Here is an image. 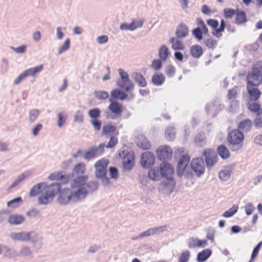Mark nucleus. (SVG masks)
Masks as SVG:
<instances>
[{
  "mask_svg": "<svg viewBox=\"0 0 262 262\" xmlns=\"http://www.w3.org/2000/svg\"><path fill=\"white\" fill-rule=\"evenodd\" d=\"M244 138L243 132L238 129H234L229 132L227 136V141L231 151H237L241 149Z\"/></svg>",
  "mask_w": 262,
  "mask_h": 262,
  "instance_id": "4",
  "label": "nucleus"
},
{
  "mask_svg": "<svg viewBox=\"0 0 262 262\" xmlns=\"http://www.w3.org/2000/svg\"><path fill=\"white\" fill-rule=\"evenodd\" d=\"M248 108L252 112L256 114L257 116H260L262 114L261 105L258 103H254L251 104L248 103Z\"/></svg>",
  "mask_w": 262,
  "mask_h": 262,
  "instance_id": "37",
  "label": "nucleus"
},
{
  "mask_svg": "<svg viewBox=\"0 0 262 262\" xmlns=\"http://www.w3.org/2000/svg\"><path fill=\"white\" fill-rule=\"evenodd\" d=\"M111 102L108 108L110 111L116 116H120L122 112V106L121 104L114 101L112 99H110Z\"/></svg>",
  "mask_w": 262,
  "mask_h": 262,
  "instance_id": "22",
  "label": "nucleus"
},
{
  "mask_svg": "<svg viewBox=\"0 0 262 262\" xmlns=\"http://www.w3.org/2000/svg\"><path fill=\"white\" fill-rule=\"evenodd\" d=\"M216 152L217 155H219L223 160H226L230 157V151L224 144L219 145L217 147Z\"/></svg>",
  "mask_w": 262,
  "mask_h": 262,
  "instance_id": "27",
  "label": "nucleus"
},
{
  "mask_svg": "<svg viewBox=\"0 0 262 262\" xmlns=\"http://www.w3.org/2000/svg\"><path fill=\"white\" fill-rule=\"evenodd\" d=\"M45 185V183H41L34 186L30 191V195L32 196L36 195L41 191V188Z\"/></svg>",
  "mask_w": 262,
  "mask_h": 262,
  "instance_id": "47",
  "label": "nucleus"
},
{
  "mask_svg": "<svg viewBox=\"0 0 262 262\" xmlns=\"http://www.w3.org/2000/svg\"><path fill=\"white\" fill-rule=\"evenodd\" d=\"M53 199L48 194L43 193L38 198V202L41 204H47Z\"/></svg>",
  "mask_w": 262,
  "mask_h": 262,
  "instance_id": "51",
  "label": "nucleus"
},
{
  "mask_svg": "<svg viewBox=\"0 0 262 262\" xmlns=\"http://www.w3.org/2000/svg\"><path fill=\"white\" fill-rule=\"evenodd\" d=\"M169 174L172 175V174L168 173L167 174V176L163 177L164 178H165L166 180L161 182L160 186L163 189L167 188L170 191V192H172L175 187L176 182L172 177L168 176Z\"/></svg>",
  "mask_w": 262,
  "mask_h": 262,
  "instance_id": "18",
  "label": "nucleus"
},
{
  "mask_svg": "<svg viewBox=\"0 0 262 262\" xmlns=\"http://www.w3.org/2000/svg\"><path fill=\"white\" fill-rule=\"evenodd\" d=\"M190 256V252L187 250H184L181 254L178 262H188Z\"/></svg>",
  "mask_w": 262,
  "mask_h": 262,
  "instance_id": "52",
  "label": "nucleus"
},
{
  "mask_svg": "<svg viewBox=\"0 0 262 262\" xmlns=\"http://www.w3.org/2000/svg\"><path fill=\"white\" fill-rule=\"evenodd\" d=\"M85 165L84 163H79L77 164L73 169V172L76 174H83L85 171Z\"/></svg>",
  "mask_w": 262,
  "mask_h": 262,
  "instance_id": "41",
  "label": "nucleus"
},
{
  "mask_svg": "<svg viewBox=\"0 0 262 262\" xmlns=\"http://www.w3.org/2000/svg\"><path fill=\"white\" fill-rule=\"evenodd\" d=\"M43 69V66L42 64L39 65L37 67L31 68L26 70V71L29 76H35L36 74L40 72Z\"/></svg>",
  "mask_w": 262,
  "mask_h": 262,
  "instance_id": "43",
  "label": "nucleus"
},
{
  "mask_svg": "<svg viewBox=\"0 0 262 262\" xmlns=\"http://www.w3.org/2000/svg\"><path fill=\"white\" fill-rule=\"evenodd\" d=\"M110 161L105 158H102L97 161L95 165V174L97 178L103 179V182L106 184L110 183V179L106 177L107 173V168Z\"/></svg>",
  "mask_w": 262,
  "mask_h": 262,
  "instance_id": "5",
  "label": "nucleus"
},
{
  "mask_svg": "<svg viewBox=\"0 0 262 262\" xmlns=\"http://www.w3.org/2000/svg\"><path fill=\"white\" fill-rule=\"evenodd\" d=\"M232 173L231 169L221 170L219 173V177L222 181H227Z\"/></svg>",
  "mask_w": 262,
  "mask_h": 262,
  "instance_id": "39",
  "label": "nucleus"
},
{
  "mask_svg": "<svg viewBox=\"0 0 262 262\" xmlns=\"http://www.w3.org/2000/svg\"><path fill=\"white\" fill-rule=\"evenodd\" d=\"M239 101L237 100H232L230 102L229 111L230 112L235 113L239 110Z\"/></svg>",
  "mask_w": 262,
  "mask_h": 262,
  "instance_id": "49",
  "label": "nucleus"
},
{
  "mask_svg": "<svg viewBox=\"0 0 262 262\" xmlns=\"http://www.w3.org/2000/svg\"><path fill=\"white\" fill-rule=\"evenodd\" d=\"M262 246V241L259 242L253 248L250 260L248 262H253L258 254L259 251Z\"/></svg>",
  "mask_w": 262,
  "mask_h": 262,
  "instance_id": "46",
  "label": "nucleus"
},
{
  "mask_svg": "<svg viewBox=\"0 0 262 262\" xmlns=\"http://www.w3.org/2000/svg\"><path fill=\"white\" fill-rule=\"evenodd\" d=\"M89 115L92 119H97L100 116V111L98 108L90 110Z\"/></svg>",
  "mask_w": 262,
  "mask_h": 262,
  "instance_id": "61",
  "label": "nucleus"
},
{
  "mask_svg": "<svg viewBox=\"0 0 262 262\" xmlns=\"http://www.w3.org/2000/svg\"><path fill=\"white\" fill-rule=\"evenodd\" d=\"M25 221V218L20 215H11L9 216L8 222L12 225H18L22 223Z\"/></svg>",
  "mask_w": 262,
  "mask_h": 262,
  "instance_id": "36",
  "label": "nucleus"
},
{
  "mask_svg": "<svg viewBox=\"0 0 262 262\" xmlns=\"http://www.w3.org/2000/svg\"><path fill=\"white\" fill-rule=\"evenodd\" d=\"M33 233V232L12 233L10 234V237L14 241L27 242L31 239V235Z\"/></svg>",
  "mask_w": 262,
  "mask_h": 262,
  "instance_id": "19",
  "label": "nucleus"
},
{
  "mask_svg": "<svg viewBox=\"0 0 262 262\" xmlns=\"http://www.w3.org/2000/svg\"><path fill=\"white\" fill-rule=\"evenodd\" d=\"M39 115V111L37 109H32L29 113V120L30 123L34 122Z\"/></svg>",
  "mask_w": 262,
  "mask_h": 262,
  "instance_id": "50",
  "label": "nucleus"
},
{
  "mask_svg": "<svg viewBox=\"0 0 262 262\" xmlns=\"http://www.w3.org/2000/svg\"><path fill=\"white\" fill-rule=\"evenodd\" d=\"M109 173L111 178L116 180L119 176L118 169L115 167H110L109 168Z\"/></svg>",
  "mask_w": 262,
  "mask_h": 262,
  "instance_id": "60",
  "label": "nucleus"
},
{
  "mask_svg": "<svg viewBox=\"0 0 262 262\" xmlns=\"http://www.w3.org/2000/svg\"><path fill=\"white\" fill-rule=\"evenodd\" d=\"M238 89V87L237 86H234L233 88L229 89L228 91L227 97L228 99L231 100L233 99H235L237 96V90Z\"/></svg>",
  "mask_w": 262,
  "mask_h": 262,
  "instance_id": "55",
  "label": "nucleus"
},
{
  "mask_svg": "<svg viewBox=\"0 0 262 262\" xmlns=\"http://www.w3.org/2000/svg\"><path fill=\"white\" fill-rule=\"evenodd\" d=\"M85 192L81 190L72 191L70 188L59 190L58 202L60 204H67L70 201L77 202L84 198Z\"/></svg>",
  "mask_w": 262,
  "mask_h": 262,
  "instance_id": "3",
  "label": "nucleus"
},
{
  "mask_svg": "<svg viewBox=\"0 0 262 262\" xmlns=\"http://www.w3.org/2000/svg\"><path fill=\"white\" fill-rule=\"evenodd\" d=\"M116 131V126L112 123L107 124L103 126L102 134L108 135L114 133Z\"/></svg>",
  "mask_w": 262,
  "mask_h": 262,
  "instance_id": "40",
  "label": "nucleus"
},
{
  "mask_svg": "<svg viewBox=\"0 0 262 262\" xmlns=\"http://www.w3.org/2000/svg\"><path fill=\"white\" fill-rule=\"evenodd\" d=\"M104 143H101L98 147L92 146L89 148L84 154L85 159L90 160L101 155L105 149Z\"/></svg>",
  "mask_w": 262,
  "mask_h": 262,
  "instance_id": "13",
  "label": "nucleus"
},
{
  "mask_svg": "<svg viewBox=\"0 0 262 262\" xmlns=\"http://www.w3.org/2000/svg\"><path fill=\"white\" fill-rule=\"evenodd\" d=\"M95 96L99 99L105 100L109 97L108 93L105 91H98L95 92Z\"/></svg>",
  "mask_w": 262,
  "mask_h": 262,
  "instance_id": "64",
  "label": "nucleus"
},
{
  "mask_svg": "<svg viewBox=\"0 0 262 262\" xmlns=\"http://www.w3.org/2000/svg\"><path fill=\"white\" fill-rule=\"evenodd\" d=\"M255 209V207L252 203H248L245 206V212L247 215H251Z\"/></svg>",
  "mask_w": 262,
  "mask_h": 262,
  "instance_id": "58",
  "label": "nucleus"
},
{
  "mask_svg": "<svg viewBox=\"0 0 262 262\" xmlns=\"http://www.w3.org/2000/svg\"><path fill=\"white\" fill-rule=\"evenodd\" d=\"M250 79H252L251 76L249 77H247V90L249 96V100L250 101H256L259 99L261 93L255 86H259L261 83H260V79L257 80L259 82L257 84H256L251 80Z\"/></svg>",
  "mask_w": 262,
  "mask_h": 262,
  "instance_id": "7",
  "label": "nucleus"
},
{
  "mask_svg": "<svg viewBox=\"0 0 262 262\" xmlns=\"http://www.w3.org/2000/svg\"><path fill=\"white\" fill-rule=\"evenodd\" d=\"M143 23V19H132V31L138 28L142 27Z\"/></svg>",
  "mask_w": 262,
  "mask_h": 262,
  "instance_id": "57",
  "label": "nucleus"
},
{
  "mask_svg": "<svg viewBox=\"0 0 262 262\" xmlns=\"http://www.w3.org/2000/svg\"><path fill=\"white\" fill-rule=\"evenodd\" d=\"M132 77L135 81L137 83L139 87L144 88L147 85L145 78L141 73L138 72L132 73Z\"/></svg>",
  "mask_w": 262,
  "mask_h": 262,
  "instance_id": "29",
  "label": "nucleus"
},
{
  "mask_svg": "<svg viewBox=\"0 0 262 262\" xmlns=\"http://www.w3.org/2000/svg\"><path fill=\"white\" fill-rule=\"evenodd\" d=\"M247 21H248V18L245 11L237 8L235 18V24L240 25L246 23Z\"/></svg>",
  "mask_w": 262,
  "mask_h": 262,
  "instance_id": "24",
  "label": "nucleus"
},
{
  "mask_svg": "<svg viewBox=\"0 0 262 262\" xmlns=\"http://www.w3.org/2000/svg\"><path fill=\"white\" fill-rule=\"evenodd\" d=\"M157 158L162 163H168L172 156V150L169 145H161L156 150Z\"/></svg>",
  "mask_w": 262,
  "mask_h": 262,
  "instance_id": "10",
  "label": "nucleus"
},
{
  "mask_svg": "<svg viewBox=\"0 0 262 262\" xmlns=\"http://www.w3.org/2000/svg\"><path fill=\"white\" fill-rule=\"evenodd\" d=\"M156 157L151 151H145L141 155L140 163L144 169H148L151 167L155 163Z\"/></svg>",
  "mask_w": 262,
  "mask_h": 262,
  "instance_id": "11",
  "label": "nucleus"
},
{
  "mask_svg": "<svg viewBox=\"0 0 262 262\" xmlns=\"http://www.w3.org/2000/svg\"><path fill=\"white\" fill-rule=\"evenodd\" d=\"M192 34L198 41H201L203 38V35L200 27L194 28L192 30Z\"/></svg>",
  "mask_w": 262,
  "mask_h": 262,
  "instance_id": "48",
  "label": "nucleus"
},
{
  "mask_svg": "<svg viewBox=\"0 0 262 262\" xmlns=\"http://www.w3.org/2000/svg\"><path fill=\"white\" fill-rule=\"evenodd\" d=\"M127 95L124 92L119 89H115L111 92V98L110 99L123 100L125 99Z\"/></svg>",
  "mask_w": 262,
  "mask_h": 262,
  "instance_id": "34",
  "label": "nucleus"
},
{
  "mask_svg": "<svg viewBox=\"0 0 262 262\" xmlns=\"http://www.w3.org/2000/svg\"><path fill=\"white\" fill-rule=\"evenodd\" d=\"M253 126V122L250 119H246L241 121L237 125L239 130L248 133L251 131Z\"/></svg>",
  "mask_w": 262,
  "mask_h": 262,
  "instance_id": "23",
  "label": "nucleus"
},
{
  "mask_svg": "<svg viewBox=\"0 0 262 262\" xmlns=\"http://www.w3.org/2000/svg\"><path fill=\"white\" fill-rule=\"evenodd\" d=\"M189 33V28L185 24L181 23L177 27L175 34L177 39L186 37Z\"/></svg>",
  "mask_w": 262,
  "mask_h": 262,
  "instance_id": "20",
  "label": "nucleus"
},
{
  "mask_svg": "<svg viewBox=\"0 0 262 262\" xmlns=\"http://www.w3.org/2000/svg\"><path fill=\"white\" fill-rule=\"evenodd\" d=\"M175 73L176 68L173 66L171 64L167 66L165 73L168 77H172L174 75Z\"/></svg>",
  "mask_w": 262,
  "mask_h": 262,
  "instance_id": "56",
  "label": "nucleus"
},
{
  "mask_svg": "<svg viewBox=\"0 0 262 262\" xmlns=\"http://www.w3.org/2000/svg\"><path fill=\"white\" fill-rule=\"evenodd\" d=\"M212 253L211 249H204L198 253L196 260L198 262H205L211 256Z\"/></svg>",
  "mask_w": 262,
  "mask_h": 262,
  "instance_id": "25",
  "label": "nucleus"
},
{
  "mask_svg": "<svg viewBox=\"0 0 262 262\" xmlns=\"http://www.w3.org/2000/svg\"><path fill=\"white\" fill-rule=\"evenodd\" d=\"M227 22L224 19H221L220 21V26L217 27V28L214 32L215 36L217 38L221 37L223 35V32L225 31V29L227 27Z\"/></svg>",
  "mask_w": 262,
  "mask_h": 262,
  "instance_id": "35",
  "label": "nucleus"
},
{
  "mask_svg": "<svg viewBox=\"0 0 262 262\" xmlns=\"http://www.w3.org/2000/svg\"><path fill=\"white\" fill-rule=\"evenodd\" d=\"M237 11V9H232L230 8H226L224 9V17L226 19H231L233 17Z\"/></svg>",
  "mask_w": 262,
  "mask_h": 262,
  "instance_id": "44",
  "label": "nucleus"
},
{
  "mask_svg": "<svg viewBox=\"0 0 262 262\" xmlns=\"http://www.w3.org/2000/svg\"><path fill=\"white\" fill-rule=\"evenodd\" d=\"M162 61L161 59H154L151 64V68L155 71L160 70L163 66Z\"/></svg>",
  "mask_w": 262,
  "mask_h": 262,
  "instance_id": "54",
  "label": "nucleus"
},
{
  "mask_svg": "<svg viewBox=\"0 0 262 262\" xmlns=\"http://www.w3.org/2000/svg\"><path fill=\"white\" fill-rule=\"evenodd\" d=\"M194 141L197 146L202 147L206 143L205 134L203 132L199 133L195 136Z\"/></svg>",
  "mask_w": 262,
  "mask_h": 262,
  "instance_id": "33",
  "label": "nucleus"
},
{
  "mask_svg": "<svg viewBox=\"0 0 262 262\" xmlns=\"http://www.w3.org/2000/svg\"><path fill=\"white\" fill-rule=\"evenodd\" d=\"M204 163L208 169L214 166L218 162V156L213 148H206L202 154Z\"/></svg>",
  "mask_w": 262,
  "mask_h": 262,
  "instance_id": "8",
  "label": "nucleus"
},
{
  "mask_svg": "<svg viewBox=\"0 0 262 262\" xmlns=\"http://www.w3.org/2000/svg\"><path fill=\"white\" fill-rule=\"evenodd\" d=\"M29 75L26 71V70L24 71L21 74H20L18 77H17L14 81V84L15 85L18 84L21 81L24 80L25 78L28 77Z\"/></svg>",
  "mask_w": 262,
  "mask_h": 262,
  "instance_id": "59",
  "label": "nucleus"
},
{
  "mask_svg": "<svg viewBox=\"0 0 262 262\" xmlns=\"http://www.w3.org/2000/svg\"><path fill=\"white\" fill-rule=\"evenodd\" d=\"M169 41L172 44V49L176 51L183 50L185 49L184 45L182 41L178 39H176L174 37H171Z\"/></svg>",
  "mask_w": 262,
  "mask_h": 262,
  "instance_id": "31",
  "label": "nucleus"
},
{
  "mask_svg": "<svg viewBox=\"0 0 262 262\" xmlns=\"http://www.w3.org/2000/svg\"><path fill=\"white\" fill-rule=\"evenodd\" d=\"M88 180L87 175L78 176L71 182V187L72 188H77L76 190H81L85 192L84 198L90 192H93L97 189V183L95 181H91L86 183Z\"/></svg>",
  "mask_w": 262,
  "mask_h": 262,
  "instance_id": "1",
  "label": "nucleus"
},
{
  "mask_svg": "<svg viewBox=\"0 0 262 262\" xmlns=\"http://www.w3.org/2000/svg\"><path fill=\"white\" fill-rule=\"evenodd\" d=\"M49 179L53 181H63L64 183L68 182L69 179V176L67 174H63L61 172H56L51 173Z\"/></svg>",
  "mask_w": 262,
  "mask_h": 262,
  "instance_id": "30",
  "label": "nucleus"
},
{
  "mask_svg": "<svg viewBox=\"0 0 262 262\" xmlns=\"http://www.w3.org/2000/svg\"><path fill=\"white\" fill-rule=\"evenodd\" d=\"M204 43L208 49H214L217 46V42L216 40L210 38L204 40Z\"/></svg>",
  "mask_w": 262,
  "mask_h": 262,
  "instance_id": "53",
  "label": "nucleus"
},
{
  "mask_svg": "<svg viewBox=\"0 0 262 262\" xmlns=\"http://www.w3.org/2000/svg\"><path fill=\"white\" fill-rule=\"evenodd\" d=\"M190 157L186 155H183L178 162L176 167V172L178 177L182 178L184 172L186 170L187 167L190 162Z\"/></svg>",
  "mask_w": 262,
  "mask_h": 262,
  "instance_id": "12",
  "label": "nucleus"
},
{
  "mask_svg": "<svg viewBox=\"0 0 262 262\" xmlns=\"http://www.w3.org/2000/svg\"><path fill=\"white\" fill-rule=\"evenodd\" d=\"M165 78L162 73H155L151 77V82L156 86H160L165 82Z\"/></svg>",
  "mask_w": 262,
  "mask_h": 262,
  "instance_id": "28",
  "label": "nucleus"
},
{
  "mask_svg": "<svg viewBox=\"0 0 262 262\" xmlns=\"http://www.w3.org/2000/svg\"><path fill=\"white\" fill-rule=\"evenodd\" d=\"M166 225H164L157 227L150 228L147 229V230L140 233L138 235H135L134 236H132V239L136 240L142 238L144 237L149 236L151 235H155L156 234L162 233L165 230H166Z\"/></svg>",
  "mask_w": 262,
  "mask_h": 262,
  "instance_id": "15",
  "label": "nucleus"
},
{
  "mask_svg": "<svg viewBox=\"0 0 262 262\" xmlns=\"http://www.w3.org/2000/svg\"><path fill=\"white\" fill-rule=\"evenodd\" d=\"M174 172V169L171 164L169 163H162L159 167L149 168L148 177L153 181H158L161 180L162 177L167 176L168 173L173 174Z\"/></svg>",
  "mask_w": 262,
  "mask_h": 262,
  "instance_id": "2",
  "label": "nucleus"
},
{
  "mask_svg": "<svg viewBox=\"0 0 262 262\" xmlns=\"http://www.w3.org/2000/svg\"><path fill=\"white\" fill-rule=\"evenodd\" d=\"M122 164L125 169L128 170L131 169V159L128 155L123 158Z\"/></svg>",
  "mask_w": 262,
  "mask_h": 262,
  "instance_id": "63",
  "label": "nucleus"
},
{
  "mask_svg": "<svg viewBox=\"0 0 262 262\" xmlns=\"http://www.w3.org/2000/svg\"><path fill=\"white\" fill-rule=\"evenodd\" d=\"M170 55L168 48L165 45H163L159 50V56L163 61L167 60Z\"/></svg>",
  "mask_w": 262,
  "mask_h": 262,
  "instance_id": "32",
  "label": "nucleus"
},
{
  "mask_svg": "<svg viewBox=\"0 0 262 262\" xmlns=\"http://www.w3.org/2000/svg\"><path fill=\"white\" fill-rule=\"evenodd\" d=\"M204 52L202 47L199 45H192L190 49V54L191 56L196 59L200 58Z\"/></svg>",
  "mask_w": 262,
  "mask_h": 262,
  "instance_id": "26",
  "label": "nucleus"
},
{
  "mask_svg": "<svg viewBox=\"0 0 262 262\" xmlns=\"http://www.w3.org/2000/svg\"><path fill=\"white\" fill-rule=\"evenodd\" d=\"M207 24L211 28L212 30V34L215 36L214 32H215L217 27L219 26V21L215 19L209 18L207 20Z\"/></svg>",
  "mask_w": 262,
  "mask_h": 262,
  "instance_id": "45",
  "label": "nucleus"
},
{
  "mask_svg": "<svg viewBox=\"0 0 262 262\" xmlns=\"http://www.w3.org/2000/svg\"><path fill=\"white\" fill-rule=\"evenodd\" d=\"M205 166L202 157L193 158L190 162V168L198 178L201 177L205 173Z\"/></svg>",
  "mask_w": 262,
  "mask_h": 262,
  "instance_id": "9",
  "label": "nucleus"
},
{
  "mask_svg": "<svg viewBox=\"0 0 262 262\" xmlns=\"http://www.w3.org/2000/svg\"><path fill=\"white\" fill-rule=\"evenodd\" d=\"M238 206L237 205H234L228 210L225 211L222 216L224 217L229 218L233 216L238 211Z\"/></svg>",
  "mask_w": 262,
  "mask_h": 262,
  "instance_id": "42",
  "label": "nucleus"
},
{
  "mask_svg": "<svg viewBox=\"0 0 262 262\" xmlns=\"http://www.w3.org/2000/svg\"><path fill=\"white\" fill-rule=\"evenodd\" d=\"M21 201V197L19 196L8 202L7 206L8 207H16L18 206V203Z\"/></svg>",
  "mask_w": 262,
  "mask_h": 262,
  "instance_id": "62",
  "label": "nucleus"
},
{
  "mask_svg": "<svg viewBox=\"0 0 262 262\" xmlns=\"http://www.w3.org/2000/svg\"><path fill=\"white\" fill-rule=\"evenodd\" d=\"M224 108L225 105L221 103L220 99L215 97L213 99L211 102L206 104L205 112L207 115L211 114L212 117L214 118Z\"/></svg>",
  "mask_w": 262,
  "mask_h": 262,
  "instance_id": "6",
  "label": "nucleus"
},
{
  "mask_svg": "<svg viewBox=\"0 0 262 262\" xmlns=\"http://www.w3.org/2000/svg\"><path fill=\"white\" fill-rule=\"evenodd\" d=\"M137 145L143 150H148L151 148V143L143 135H139L135 139Z\"/></svg>",
  "mask_w": 262,
  "mask_h": 262,
  "instance_id": "17",
  "label": "nucleus"
},
{
  "mask_svg": "<svg viewBox=\"0 0 262 262\" xmlns=\"http://www.w3.org/2000/svg\"><path fill=\"white\" fill-rule=\"evenodd\" d=\"M251 76L255 81L260 79V83H262V61L257 60L253 66L250 73L248 74V77Z\"/></svg>",
  "mask_w": 262,
  "mask_h": 262,
  "instance_id": "16",
  "label": "nucleus"
},
{
  "mask_svg": "<svg viewBox=\"0 0 262 262\" xmlns=\"http://www.w3.org/2000/svg\"><path fill=\"white\" fill-rule=\"evenodd\" d=\"M42 188L45 190V193L48 194L50 197L53 198L55 195L59 192L60 189V185L57 183L52 184L48 186L45 185Z\"/></svg>",
  "mask_w": 262,
  "mask_h": 262,
  "instance_id": "21",
  "label": "nucleus"
},
{
  "mask_svg": "<svg viewBox=\"0 0 262 262\" xmlns=\"http://www.w3.org/2000/svg\"><path fill=\"white\" fill-rule=\"evenodd\" d=\"M118 72L120 78L117 81L118 86L125 91H129L130 83L128 73L122 69H119Z\"/></svg>",
  "mask_w": 262,
  "mask_h": 262,
  "instance_id": "14",
  "label": "nucleus"
},
{
  "mask_svg": "<svg viewBox=\"0 0 262 262\" xmlns=\"http://www.w3.org/2000/svg\"><path fill=\"white\" fill-rule=\"evenodd\" d=\"M165 136L169 141H173L176 138V132L173 127L168 126L165 128Z\"/></svg>",
  "mask_w": 262,
  "mask_h": 262,
  "instance_id": "38",
  "label": "nucleus"
}]
</instances>
